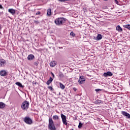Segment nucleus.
<instances>
[{
    "label": "nucleus",
    "mask_w": 130,
    "mask_h": 130,
    "mask_svg": "<svg viewBox=\"0 0 130 130\" xmlns=\"http://www.w3.org/2000/svg\"><path fill=\"white\" fill-rule=\"evenodd\" d=\"M66 22V18L63 17H59L56 18L55 21L54 23L56 25L58 26H60V25H63V23Z\"/></svg>",
    "instance_id": "f257e3e1"
},
{
    "label": "nucleus",
    "mask_w": 130,
    "mask_h": 130,
    "mask_svg": "<svg viewBox=\"0 0 130 130\" xmlns=\"http://www.w3.org/2000/svg\"><path fill=\"white\" fill-rule=\"evenodd\" d=\"M48 127L50 130H56V128H55V126H54L53 120L51 117H49V124Z\"/></svg>",
    "instance_id": "f03ea898"
},
{
    "label": "nucleus",
    "mask_w": 130,
    "mask_h": 130,
    "mask_svg": "<svg viewBox=\"0 0 130 130\" xmlns=\"http://www.w3.org/2000/svg\"><path fill=\"white\" fill-rule=\"evenodd\" d=\"M30 103L28 101H24L21 104V109L22 110H27L29 108Z\"/></svg>",
    "instance_id": "7ed1b4c3"
},
{
    "label": "nucleus",
    "mask_w": 130,
    "mask_h": 130,
    "mask_svg": "<svg viewBox=\"0 0 130 130\" xmlns=\"http://www.w3.org/2000/svg\"><path fill=\"white\" fill-rule=\"evenodd\" d=\"M24 121L26 124L31 125L32 123H33V121L32 120V119L30 118L29 117H25L24 118Z\"/></svg>",
    "instance_id": "20e7f679"
},
{
    "label": "nucleus",
    "mask_w": 130,
    "mask_h": 130,
    "mask_svg": "<svg viewBox=\"0 0 130 130\" xmlns=\"http://www.w3.org/2000/svg\"><path fill=\"white\" fill-rule=\"evenodd\" d=\"M85 81H86L85 77L81 76H80L79 79L78 80V83H79V84H82L84 83V82H85Z\"/></svg>",
    "instance_id": "39448f33"
},
{
    "label": "nucleus",
    "mask_w": 130,
    "mask_h": 130,
    "mask_svg": "<svg viewBox=\"0 0 130 130\" xmlns=\"http://www.w3.org/2000/svg\"><path fill=\"white\" fill-rule=\"evenodd\" d=\"M6 60L4 59H0V67L3 68L6 66Z\"/></svg>",
    "instance_id": "423d86ee"
},
{
    "label": "nucleus",
    "mask_w": 130,
    "mask_h": 130,
    "mask_svg": "<svg viewBox=\"0 0 130 130\" xmlns=\"http://www.w3.org/2000/svg\"><path fill=\"white\" fill-rule=\"evenodd\" d=\"M94 40H97V41H99V40H101L102 39V35L100 34H98V36L96 37L93 38Z\"/></svg>",
    "instance_id": "0eeeda50"
},
{
    "label": "nucleus",
    "mask_w": 130,
    "mask_h": 130,
    "mask_svg": "<svg viewBox=\"0 0 130 130\" xmlns=\"http://www.w3.org/2000/svg\"><path fill=\"white\" fill-rule=\"evenodd\" d=\"M8 12L10 13V14H11L12 16H15V14H16V10L13 8L9 9Z\"/></svg>",
    "instance_id": "6e6552de"
},
{
    "label": "nucleus",
    "mask_w": 130,
    "mask_h": 130,
    "mask_svg": "<svg viewBox=\"0 0 130 130\" xmlns=\"http://www.w3.org/2000/svg\"><path fill=\"white\" fill-rule=\"evenodd\" d=\"M112 76H113V74L111 72L108 71L104 73V77H112Z\"/></svg>",
    "instance_id": "1a4fd4ad"
},
{
    "label": "nucleus",
    "mask_w": 130,
    "mask_h": 130,
    "mask_svg": "<svg viewBox=\"0 0 130 130\" xmlns=\"http://www.w3.org/2000/svg\"><path fill=\"white\" fill-rule=\"evenodd\" d=\"M121 114L124 116H126V118H130V114L129 113L125 112V111H122Z\"/></svg>",
    "instance_id": "9d476101"
},
{
    "label": "nucleus",
    "mask_w": 130,
    "mask_h": 130,
    "mask_svg": "<svg viewBox=\"0 0 130 130\" xmlns=\"http://www.w3.org/2000/svg\"><path fill=\"white\" fill-rule=\"evenodd\" d=\"M0 76H1L2 77H5V76H7V71L5 70L1 71Z\"/></svg>",
    "instance_id": "9b49d317"
},
{
    "label": "nucleus",
    "mask_w": 130,
    "mask_h": 130,
    "mask_svg": "<svg viewBox=\"0 0 130 130\" xmlns=\"http://www.w3.org/2000/svg\"><path fill=\"white\" fill-rule=\"evenodd\" d=\"M34 58H35V56H34L33 54H30L27 56V59H28V60H33Z\"/></svg>",
    "instance_id": "f8f14e48"
},
{
    "label": "nucleus",
    "mask_w": 130,
    "mask_h": 130,
    "mask_svg": "<svg viewBox=\"0 0 130 130\" xmlns=\"http://www.w3.org/2000/svg\"><path fill=\"white\" fill-rule=\"evenodd\" d=\"M61 118L63 124H66V115H63V114H61Z\"/></svg>",
    "instance_id": "ddd939ff"
},
{
    "label": "nucleus",
    "mask_w": 130,
    "mask_h": 130,
    "mask_svg": "<svg viewBox=\"0 0 130 130\" xmlns=\"http://www.w3.org/2000/svg\"><path fill=\"white\" fill-rule=\"evenodd\" d=\"M56 66V61H52L50 63V67L51 68H53L54 67H55Z\"/></svg>",
    "instance_id": "4468645a"
},
{
    "label": "nucleus",
    "mask_w": 130,
    "mask_h": 130,
    "mask_svg": "<svg viewBox=\"0 0 130 130\" xmlns=\"http://www.w3.org/2000/svg\"><path fill=\"white\" fill-rule=\"evenodd\" d=\"M116 30L118 31V32H122V28L120 27V25H117L116 26Z\"/></svg>",
    "instance_id": "2eb2a0df"
},
{
    "label": "nucleus",
    "mask_w": 130,
    "mask_h": 130,
    "mask_svg": "<svg viewBox=\"0 0 130 130\" xmlns=\"http://www.w3.org/2000/svg\"><path fill=\"white\" fill-rule=\"evenodd\" d=\"M95 104L98 105V104H103L104 102L103 101L100 100H97L94 101Z\"/></svg>",
    "instance_id": "dca6fc26"
},
{
    "label": "nucleus",
    "mask_w": 130,
    "mask_h": 130,
    "mask_svg": "<svg viewBox=\"0 0 130 130\" xmlns=\"http://www.w3.org/2000/svg\"><path fill=\"white\" fill-rule=\"evenodd\" d=\"M53 81V79L52 78L50 77V78L48 79V80L47 81L46 84L47 85H49L51 84V82Z\"/></svg>",
    "instance_id": "f3484780"
},
{
    "label": "nucleus",
    "mask_w": 130,
    "mask_h": 130,
    "mask_svg": "<svg viewBox=\"0 0 130 130\" xmlns=\"http://www.w3.org/2000/svg\"><path fill=\"white\" fill-rule=\"evenodd\" d=\"M15 85L19 86L20 88H24V86L22 85V83H21L20 82H16L15 83Z\"/></svg>",
    "instance_id": "a211bd4d"
},
{
    "label": "nucleus",
    "mask_w": 130,
    "mask_h": 130,
    "mask_svg": "<svg viewBox=\"0 0 130 130\" xmlns=\"http://www.w3.org/2000/svg\"><path fill=\"white\" fill-rule=\"evenodd\" d=\"M6 107V104L3 102H0V109H3V108H5Z\"/></svg>",
    "instance_id": "6ab92c4d"
},
{
    "label": "nucleus",
    "mask_w": 130,
    "mask_h": 130,
    "mask_svg": "<svg viewBox=\"0 0 130 130\" xmlns=\"http://www.w3.org/2000/svg\"><path fill=\"white\" fill-rule=\"evenodd\" d=\"M47 16H51V9H48L47 11Z\"/></svg>",
    "instance_id": "aec40b11"
},
{
    "label": "nucleus",
    "mask_w": 130,
    "mask_h": 130,
    "mask_svg": "<svg viewBox=\"0 0 130 130\" xmlns=\"http://www.w3.org/2000/svg\"><path fill=\"white\" fill-rule=\"evenodd\" d=\"M59 86H60V88L61 89H62V90H63V89H64V88H66V86H64V85L62 84V83H59Z\"/></svg>",
    "instance_id": "412c9836"
},
{
    "label": "nucleus",
    "mask_w": 130,
    "mask_h": 130,
    "mask_svg": "<svg viewBox=\"0 0 130 130\" xmlns=\"http://www.w3.org/2000/svg\"><path fill=\"white\" fill-rule=\"evenodd\" d=\"M83 126V123L81 121L79 122V125L78 126V128H82V127Z\"/></svg>",
    "instance_id": "4be33fe9"
},
{
    "label": "nucleus",
    "mask_w": 130,
    "mask_h": 130,
    "mask_svg": "<svg viewBox=\"0 0 130 130\" xmlns=\"http://www.w3.org/2000/svg\"><path fill=\"white\" fill-rule=\"evenodd\" d=\"M53 119L54 120H56V119H58V116L55 115L53 116Z\"/></svg>",
    "instance_id": "5701e85b"
},
{
    "label": "nucleus",
    "mask_w": 130,
    "mask_h": 130,
    "mask_svg": "<svg viewBox=\"0 0 130 130\" xmlns=\"http://www.w3.org/2000/svg\"><path fill=\"white\" fill-rule=\"evenodd\" d=\"M124 27L126 29L130 30V24H126L124 26Z\"/></svg>",
    "instance_id": "b1692460"
},
{
    "label": "nucleus",
    "mask_w": 130,
    "mask_h": 130,
    "mask_svg": "<svg viewBox=\"0 0 130 130\" xmlns=\"http://www.w3.org/2000/svg\"><path fill=\"white\" fill-rule=\"evenodd\" d=\"M70 36H72V37H75V36H76V34L74 32V31H71L70 32Z\"/></svg>",
    "instance_id": "393cba45"
},
{
    "label": "nucleus",
    "mask_w": 130,
    "mask_h": 130,
    "mask_svg": "<svg viewBox=\"0 0 130 130\" xmlns=\"http://www.w3.org/2000/svg\"><path fill=\"white\" fill-rule=\"evenodd\" d=\"M58 76L60 78H62V77H63V74H62L61 72H59L58 73Z\"/></svg>",
    "instance_id": "a878e982"
},
{
    "label": "nucleus",
    "mask_w": 130,
    "mask_h": 130,
    "mask_svg": "<svg viewBox=\"0 0 130 130\" xmlns=\"http://www.w3.org/2000/svg\"><path fill=\"white\" fill-rule=\"evenodd\" d=\"M34 24H35L36 25H38V24H39L40 23V22L38 21H36L35 20L34 21Z\"/></svg>",
    "instance_id": "bb28decb"
},
{
    "label": "nucleus",
    "mask_w": 130,
    "mask_h": 130,
    "mask_svg": "<svg viewBox=\"0 0 130 130\" xmlns=\"http://www.w3.org/2000/svg\"><path fill=\"white\" fill-rule=\"evenodd\" d=\"M34 64H35V66H38V64H39V62L38 61H37L36 62H34Z\"/></svg>",
    "instance_id": "cd10ccee"
},
{
    "label": "nucleus",
    "mask_w": 130,
    "mask_h": 130,
    "mask_svg": "<svg viewBox=\"0 0 130 130\" xmlns=\"http://www.w3.org/2000/svg\"><path fill=\"white\" fill-rule=\"evenodd\" d=\"M48 89L50 90V91H53V88L51 86H48Z\"/></svg>",
    "instance_id": "c85d7f7f"
},
{
    "label": "nucleus",
    "mask_w": 130,
    "mask_h": 130,
    "mask_svg": "<svg viewBox=\"0 0 130 130\" xmlns=\"http://www.w3.org/2000/svg\"><path fill=\"white\" fill-rule=\"evenodd\" d=\"M41 14V12H40V11H38L36 13V16H38L39 15Z\"/></svg>",
    "instance_id": "c756f323"
},
{
    "label": "nucleus",
    "mask_w": 130,
    "mask_h": 130,
    "mask_svg": "<svg viewBox=\"0 0 130 130\" xmlns=\"http://www.w3.org/2000/svg\"><path fill=\"white\" fill-rule=\"evenodd\" d=\"M114 3L115 4H116V5H119V3L118 2V1L117 0H114Z\"/></svg>",
    "instance_id": "7c9ffc66"
},
{
    "label": "nucleus",
    "mask_w": 130,
    "mask_h": 130,
    "mask_svg": "<svg viewBox=\"0 0 130 130\" xmlns=\"http://www.w3.org/2000/svg\"><path fill=\"white\" fill-rule=\"evenodd\" d=\"M99 91H101V89H95V92H99Z\"/></svg>",
    "instance_id": "2f4dec72"
},
{
    "label": "nucleus",
    "mask_w": 130,
    "mask_h": 130,
    "mask_svg": "<svg viewBox=\"0 0 130 130\" xmlns=\"http://www.w3.org/2000/svg\"><path fill=\"white\" fill-rule=\"evenodd\" d=\"M51 74L52 75L53 78H54V74H53V73L51 72Z\"/></svg>",
    "instance_id": "473e14b6"
},
{
    "label": "nucleus",
    "mask_w": 130,
    "mask_h": 130,
    "mask_svg": "<svg viewBox=\"0 0 130 130\" xmlns=\"http://www.w3.org/2000/svg\"><path fill=\"white\" fill-rule=\"evenodd\" d=\"M73 90L75 91V92H76V91H77V88L76 87H74Z\"/></svg>",
    "instance_id": "72a5a7b5"
},
{
    "label": "nucleus",
    "mask_w": 130,
    "mask_h": 130,
    "mask_svg": "<svg viewBox=\"0 0 130 130\" xmlns=\"http://www.w3.org/2000/svg\"><path fill=\"white\" fill-rule=\"evenodd\" d=\"M0 9H4V8H3V6H2V5L0 4Z\"/></svg>",
    "instance_id": "f704fd0d"
},
{
    "label": "nucleus",
    "mask_w": 130,
    "mask_h": 130,
    "mask_svg": "<svg viewBox=\"0 0 130 130\" xmlns=\"http://www.w3.org/2000/svg\"><path fill=\"white\" fill-rule=\"evenodd\" d=\"M58 1H59V2H64L66 0H58Z\"/></svg>",
    "instance_id": "c9c22d12"
},
{
    "label": "nucleus",
    "mask_w": 130,
    "mask_h": 130,
    "mask_svg": "<svg viewBox=\"0 0 130 130\" xmlns=\"http://www.w3.org/2000/svg\"><path fill=\"white\" fill-rule=\"evenodd\" d=\"M2 30V24H0V31Z\"/></svg>",
    "instance_id": "e433bc0d"
},
{
    "label": "nucleus",
    "mask_w": 130,
    "mask_h": 130,
    "mask_svg": "<svg viewBox=\"0 0 130 130\" xmlns=\"http://www.w3.org/2000/svg\"><path fill=\"white\" fill-rule=\"evenodd\" d=\"M104 2H107L108 0H104Z\"/></svg>",
    "instance_id": "4c0bfd02"
},
{
    "label": "nucleus",
    "mask_w": 130,
    "mask_h": 130,
    "mask_svg": "<svg viewBox=\"0 0 130 130\" xmlns=\"http://www.w3.org/2000/svg\"><path fill=\"white\" fill-rule=\"evenodd\" d=\"M67 124H68V122H66V125H67Z\"/></svg>",
    "instance_id": "58836bf2"
},
{
    "label": "nucleus",
    "mask_w": 130,
    "mask_h": 130,
    "mask_svg": "<svg viewBox=\"0 0 130 130\" xmlns=\"http://www.w3.org/2000/svg\"><path fill=\"white\" fill-rule=\"evenodd\" d=\"M66 1H72V0H66Z\"/></svg>",
    "instance_id": "ea45409f"
},
{
    "label": "nucleus",
    "mask_w": 130,
    "mask_h": 130,
    "mask_svg": "<svg viewBox=\"0 0 130 130\" xmlns=\"http://www.w3.org/2000/svg\"><path fill=\"white\" fill-rule=\"evenodd\" d=\"M59 48H60V47H59Z\"/></svg>",
    "instance_id": "a19ab883"
}]
</instances>
